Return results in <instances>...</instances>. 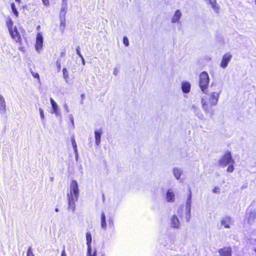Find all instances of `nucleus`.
<instances>
[{
    "mask_svg": "<svg viewBox=\"0 0 256 256\" xmlns=\"http://www.w3.org/2000/svg\"><path fill=\"white\" fill-rule=\"evenodd\" d=\"M80 195V190L77 182L72 180L70 184V190L67 194L68 200V208L72 212L75 210V203L78 200Z\"/></svg>",
    "mask_w": 256,
    "mask_h": 256,
    "instance_id": "f257e3e1",
    "label": "nucleus"
},
{
    "mask_svg": "<svg viewBox=\"0 0 256 256\" xmlns=\"http://www.w3.org/2000/svg\"><path fill=\"white\" fill-rule=\"evenodd\" d=\"M222 88H220L208 94V102L204 98L202 99V108L206 112H207L209 111L210 106H216L217 104L222 92Z\"/></svg>",
    "mask_w": 256,
    "mask_h": 256,
    "instance_id": "f03ea898",
    "label": "nucleus"
},
{
    "mask_svg": "<svg viewBox=\"0 0 256 256\" xmlns=\"http://www.w3.org/2000/svg\"><path fill=\"white\" fill-rule=\"evenodd\" d=\"M210 78L206 72H202L200 75L199 86L203 93L206 94Z\"/></svg>",
    "mask_w": 256,
    "mask_h": 256,
    "instance_id": "7ed1b4c3",
    "label": "nucleus"
},
{
    "mask_svg": "<svg viewBox=\"0 0 256 256\" xmlns=\"http://www.w3.org/2000/svg\"><path fill=\"white\" fill-rule=\"evenodd\" d=\"M219 165L222 168H224L228 164L234 163L232 156L229 151H226L224 154L222 156L219 160Z\"/></svg>",
    "mask_w": 256,
    "mask_h": 256,
    "instance_id": "20e7f679",
    "label": "nucleus"
},
{
    "mask_svg": "<svg viewBox=\"0 0 256 256\" xmlns=\"http://www.w3.org/2000/svg\"><path fill=\"white\" fill-rule=\"evenodd\" d=\"M191 204H192V192L190 190V193L186 202L185 204V214L187 221H189L190 218V212H191Z\"/></svg>",
    "mask_w": 256,
    "mask_h": 256,
    "instance_id": "39448f33",
    "label": "nucleus"
},
{
    "mask_svg": "<svg viewBox=\"0 0 256 256\" xmlns=\"http://www.w3.org/2000/svg\"><path fill=\"white\" fill-rule=\"evenodd\" d=\"M220 224L224 228H230L234 224V221L230 216H225L221 218Z\"/></svg>",
    "mask_w": 256,
    "mask_h": 256,
    "instance_id": "423d86ee",
    "label": "nucleus"
},
{
    "mask_svg": "<svg viewBox=\"0 0 256 256\" xmlns=\"http://www.w3.org/2000/svg\"><path fill=\"white\" fill-rule=\"evenodd\" d=\"M44 38L41 33L38 32L36 35V43L35 45L36 50L38 52H40L43 47Z\"/></svg>",
    "mask_w": 256,
    "mask_h": 256,
    "instance_id": "0eeeda50",
    "label": "nucleus"
},
{
    "mask_svg": "<svg viewBox=\"0 0 256 256\" xmlns=\"http://www.w3.org/2000/svg\"><path fill=\"white\" fill-rule=\"evenodd\" d=\"M170 226L174 229H180V222L178 216L172 215L170 218Z\"/></svg>",
    "mask_w": 256,
    "mask_h": 256,
    "instance_id": "6e6552de",
    "label": "nucleus"
},
{
    "mask_svg": "<svg viewBox=\"0 0 256 256\" xmlns=\"http://www.w3.org/2000/svg\"><path fill=\"white\" fill-rule=\"evenodd\" d=\"M9 32L12 38L16 42H20L22 40L21 36L16 26H14L12 30H9Z\"/></svg>",
    "mask_w": 256,
    "mask_h": 256,
    "instance_id": "1a4fd4ad",
    "label": "nucleus"
},
{
    "mask_svg": "<svg viewBox=\"0 0 256 256\" xmlns=\"http://www.w3.org/2000/svg\"><path fill=\"white\" fill-rule=\"evenodd\" d=\"M232 58V55L230 52L225 54L222 58V62L220 64L221 68H226L229 62L230 61Z\"/></svg>",
    "mask_w": 256,
    "mask_h": 256,
    "instance_id": "9d476101",
    "label": "nucleus"
},
{
    "mask_svg": "<svg viewBox=\"0 0 256 256\" xmlns=\"http://www.w3.org/2000/svg\"><path fill=\"white\" fill-rule=\"evenodd\" d=\"M50 102L52 107V114H54L56 116L62 117V114L59 110L58 105L56 102L52 98H50Z\"/></svg>",
    "mask_w": 256,
    "mask_h": 256,
    "instance_id": "9b49d317",
    "label": "nucleus"
},
{
    "mask_svg": "<svg viewBox=\"0 0 256 256\" xmlns=\"http://www.w3.org/2000/svg\"><path fill=\"white\" fill-rule=\"evenodd\" d=\"M166 202H174L175 201V194L173 190L170 188L168 190L166 193Z\"/></svg>",
    "mask_w": 256,
    "mask_h": 256,
    "instance_id": "f8f14e48",
    "label": "nucleus"
},
{
    "mask_svg": "<svg viewBox=\"0 0 256 256\" xmlns=\"http://www.w3.org/2000/svg\"><path fill=\"white\" fill-rule=\"evenodd\" d=\"M68 10V4L66 0H62V3L60 10L59 18H66V14Z\"/></svg>",
    "mask_w": 256,
    "mask_h": 256,
    "instance_id": "ddd939ff",
    "label": "nucleus"
},
{
    "mask_svg": "<svg viewBox=\"0 0 256 256\" xmlns=\"http://www.w3.org/2000/svg\"><path fill=\"white\" fill-rule=\"evenodd\" d=\"M220 256H232V249L230 247H224L219 250Z\"/></svg>",
    "mask_w": 256,
    "mask_h": 256,
    "instance_id": "4468645a",
    "label": "nucleus"
},
{
    "mask_svg": "<svg viewBox=\"0 0 256 256\" xmlns=\"http://www.w3.org/2000/svg\"><path fill=\"white\" fill-rule=\"evenodd\" d=\"M181 86L182 90L184 93L188 94L190 92L191 88V84L188 82H182Z\"/></svg>",
    "mask_w": 256,
    "mask_h": 256,
    "instance_id": "2eb2a0df",
    "label": "nucleus"
},
{
    "mask_svg": "<svg viewBox=\"0 0 256 256\" xmlns=\"http://www.w3.org/2000/svg\"><path fill=\"white\" fill-rule=\"evenodd\" d=\"M6 110V101L4 97L0 94V114H4Z\"/></svg>",
    "mask_w": 256,
    "mask_h": 256,
    "instance_id": "dca6fc26",
    "label": "nucleus"
},
{
    "mask_svg": "<svg viewBox=\"0 0 256 256\" xmlns=\"http://www.w3.org/2000/svg\"><path fill=\"white\" fill-rule=\"evenodd\" d=\"M182 16L181 12L179 10H176L171 18V22L172 23L178 22Z\"/></svg>",
    "mask_w": 256,
    "mask_h": 256,
    "instance_id": "f3484780",
    "label": "nucleus"
},
{
    "mask_svg": "<svg viewBox=\"0 0 256 256\" xmlns=\"http://www.w3.org/2000/svg\"><path fill=\"white\" fill-rule=\"evenodd\" d=\"M102 134V130L100 129H98L94 131V138L96 140V144L97 146H99L100 143Z\"/></svg>",
    "mask_w": 256,
    "mask_h": 256,
    "instance_id": "a211bd4d",
    "label": "nucleus"
},
{
    "mask_svg": "<svg viewBox=\"0 0 256 256\" xmlns=\"http://www.w3.org/2000/svg\"><path fill=\"white\" fill-rule=\"evenodd\" d=\"M206 2L211 5L213 10L216 12H218L220 9L219 6L216 2V0H204Z\"/></svg>",
    "mask_w": 256,
    "mask_h": 256,
    "instance_id": "6ab92c4d",
    "label": "nucleus"
},
{
    "mask_svg": "<svg viewBox=\"0 0 256 256\" xmlns=\"http://www.w3.org/2000/svg\"><path fill=\"white\" fill-rule=\"evenodd\" d=\"M172 172L174 175L176 180H179L183 172L181 168H174L173 169Z\"/></svg>",
    "mask_w": 256,
    "mask_h": 256,
    "instance_id": "aec40b11",
    "label": "nucleus"
},
{
    "mask_svg": "<svg viewBox=\"0 0 256 256\" xmlns=\"http://www.w3.org/2000/svg\"><path fill=\"white\" fill-rule=\"evenodd\" d=\"M86 245L88 248V250H90V246L92 242V237L91 234L90 232H87L86 233Z\"/></svg>",
    "mask_w": 256,
    "mask_h": 256,
    "instance_id": "412c9836",
    "label": "nucleus"
},
{
    "mask_svg": "<svg viewBox=\"0 0 256 256\" xmlns=\"http://www.w3.org/2000/svg\"><path fill=\"white\" fill-rule=\"evenodd\" d=\"M60 29L62 34L64 32L66 27V18H60Z\"/></svg>",
    "mask_w": 256,
    "mask_h": 256,
    "instance_id": "4be33fe9",
    "label": "nucleus"
},
{
    "mask_svg": "<svg viewBox=\"0 0 256 256\" xmlns=\"http://www.w3.org/2000/svg\"><path fill=\"white\" fill-rule=\"evenodd\" d=\"M101 227L104 230H106L107 228L106 216L104 212L101 214Z\"/></svg>",
    "mask_w": 256,
    "mask_h": 256,
    "instance_id": "5701e85b",
    "label": "nucleus"
},
{
    "mask_svg": "<svg viewBox=\"0 0 256 256\" xmlns=\"http://www.w3.org/2000/svg\"><path fill=\"white\" fill-rule=\"evenodd\" d=\"M13 24L14 22L12 19L8 17L6 20V25L8 28V31L12 30V28L14 26H13Z\"/></svg>",
    "mask_w": 256,
    "mask_h": 256,
    "instance_id": "b1692460",
    "label": "nucleus"
},
{
    "mask_svg": "<svg viewBox=\"0 0 256 256\" xmlns=\"http://www.w3.org/2000/svg\"><path fill=\"white\" fill-rule=\"evenodd\" d=\"M63 76L66 82H68L69 79V76L68 74V71L66 68H64L62 70Z\"/></svg>",
    "mask_w": 256,
    "mask_h": 256,
    "instance_id": "393cba45",
    "label": "nucleus"
},
{
    "mask_svg": "<svg viewBox=\"0 0 256 256\" xmlns=\"http://www.w3.org/2000/svg\"><path fill=\"white\" fill-rule=\"evenodd\" d=\"M10 7L14 14L16 16V17H18V12L16 8V6L14 2L11 4Z\"/></svg>",
    "mask_w": 256,
    "mask_h": 256,
    "instance_id": "a878e982",
    "label": "nucleus"
},
{
    "mask_svg": "<svg viewBox=\"0 0 256 256\" xmlns=\"http://www.w3.org/2000/svg\"><path fill=\"white\" fill-rule=\"evenodd\" d=\"M87 256H96V252L95 249L92 250V246H90V250H88V248Z\"/></svg>",
    "mask_w": 256,
    "mask_h": 256,
    "instance_id": "bb28decb",
    "label": "nucleus"
},
{
    "mask_svg": "<svg viewBox=\"0 0 256 256\" xmlns=\"http://www.w3.org/2000/svg\"><path fill=\"white\" fill-rule=\"evenodd\" d=\"M108 226L110 228L114 230V219L112 218H110L108 220Z\"/></svg>",
    "mask_w": 256,
    "mask_h": 256,
    "instance_id": "cd10ccee",
    "label": "nucleus"
},
{
    "mask_svg": "<svg viewBox=\"0 0 256 256\" xmlns=\"http://www.w3.org/2000/svg\"><path fill=\"white\" fill-rule=\"evenodd\" d=\"M38 110L40 112V118L42 120V122L44 123V120L45 117H44V110L42 108H40L38 109Z\"/></svg>",
    "mask_w": 256,
    "mask_h": 256,
    "instance_id": "c85d7f7f",
    "label": "nucleus"
},
{
    "mask_svg": "<svg viewBox=\"0 0 256 256\" xmlns=\"http://www.w3.org/2000/svg\"><path fill=\"white\" fill-rule=\"evenodd\" d=\"M229 164V166H228V168L226 169V171L228 172H232L234 170V164Z\"/></svg>",
    "mask_w": 256,
    "mask_h": 256,
    "instance_id": "c756f323",
    "label": "nucleus"
},
{
    "mask_svg": "<svg viewBox=\"0 0 256 256\" xmlns=\"http://www.w3.org/2000/svg\"><path fill=\"white\" fill-rule=\"evenodd\" d=\"M123 43L126 46H129V41L128 39L126 36H124L123 38Z\"/></svg>",
    "mask_w": 256,
    "mask_h": 256,
    "instance_id": "7c9ffc66",
    "label": "nucleus"
},
{
    "mask_svg": "<svg viewBox=\"0 0 256 256\" xmlns=\"http://www.w3.org/2000/svg\"><path fill=\"white\" fill-rule=\"evenodd\" d=\"M183 210H183L182 208H179L178 210H177V214L178 215V216L179 217H182V216Z\"/></svg>",
    "mask_w": 256,
    "mask_h": 256,
    "instance_id": "2f4dec72",
    "label": "nucleus"
},
{
    "mask_svg": "<svg viewBox=\"0 0 256 256\" xmlns=\"http://www.w3.org/2000/svg\"><path fill=\"white\" fill-rule=\"evenodd\" d=\"M71 142H72V148L77 146V144H76V142L75 140L74 136H72L71 138Z\"/></svg>",
    "mask_w": 256,
    "mask_h": 256,
    "instance_id": "473e14b6",
    "label": "nucleus"
},
{
    "mask_svg": "<svg viewBox=\"0 0 256 256\" xmlns=\"http://www.w3.org/2000/svg\"><path fill=\"white\" fill-rule=\"evenodd\" d=\"M26 256H34L33 254L31 248H29L27 251Z\"/></svg>",
    "mask_w": 256,
    "mask_h": 256,
    "instance_id": "72a5a7b5",
    "label": "nucleus"
},
{
    "mask_svg": "<svg viewBox=\"0 0 256 256\" xmlns=\"http://www.w3.org/2000/svg\"><path fill=\"white\" fill-rule=\"evenodd\" d=\"M212 192L215 194H219L220 192V188L218 186H215L212 190Z\"/></svg>",
    "mask_w": 256,
    "mask_h": 256,
    "instance_id": "f704fd0d",
    "label": "nucleus"
},
{
    "mask_svg": "<svg viewBox=\"0 0 256 256\" xmlns=\"http://www.w3.org/2000/svg\"><path fill=\"white\" fill-rule=\"evenodd\" d=\"M120 72L119 68L118 67H115L114 69L113 74L114 76H117Z\"/></svg>",
    "mask_w": 256,
    "mask_h": 256,
    "instance_id": "c9c22d12",
    "label": "nucleus"
},
{
    "mask_svg": "<svg viewBox=\"0 0 256 256\" xmlns=\"http://www.w3.org/2000/svg\"><path fill=\"white\" fill-rule=\"evenodd\" d=\"M76 54L80 57V58H82V55L81 54H80V46H78L76 48Z\"/></svg>",
    "mask_w": 256,
    "mask_h": 256,
    "instance_id": "e433bc0d",
    "label": "nucleus"
},
{
    "mask_svg": "<svg viewBox=\"0 0 256 256\" xmlns=\"http://www.w3.org/2000/svg\"><path fill=\"white\" fill-rule=\"evenodd\" d=\"M63 108H64V109L66 111V112L67 113H68L69 112V109H68V104H66V103H64V104H63Z\"/></svg>",
    "mask_w": 256,
    "mask_h": 256,
    "instance_id": "4c0bfd02",
    "label": "nucleus"
},
{
    "mask_svg": "<svg viewBox=\"0 0 256 256\" xmlns=\"http://www.w3.org/2000/svg\"><path fill=\"white\" fill-rule=\"evenodd\" d=\"M42 0V2L43 4L45 6H49L50 3H49V0Z\"/></svg>",
    "mask_w": 256,
    "mask_h": 256,
    "instance_id": "58836bf2",
    "label": "nucleus"
},
{
    "mask_svg": "<svg viewBox=\"0 0 256 256\" xmlns=\"http://www.w3.org/2000/svg\"><path fill=\"white\" fill-rule=\"evenodd\" d=\"M68 118L70 119V120L72 123V124H74V118H73L72 115V114H70L68 116Z\"/></svg>",
    "mask_w": 256,
    "mask_h": 256,
    "instance_id": "ea45409f",
    "label": "nucleus"
},
{
    "mask_svg": "<svg viewBox=\"0 0 256 256\" xmlns=\"http://www.w3.org/2000/svg\"><path fill=\"white\" fill-rule=\"evenodd\" d=\"M32 76H33L35 78H39V74H38V73H33V74H32Z\"/></svg>",
    "mask_w": 256,
    "mask_h": 256,
    "instance_id": "a19ab883",
    "label": "nucleus"
},
{
    "mask_svg": "<svg viewBox=\"0 0 256 256\" xmlns=\"http://www.w3.org/2000/svg\"><path fill=\"white\" fill-rule=\"evenodd\" d=\"M73 149H74V154L78 153V150L77 146L74 147Z\"/></svg>",
    "mask_w": 256,
    "mask_h": 256,
    "instance_id": "79ce46f5",
    "label": "nucleus"
},
{
    "mask_svg": "<svg viewBox=\"0 0 256 256\" xmlns=\"http://www.w3.org/2000/svg\"><path fill=\"white\" fill-rule=\"evenodd\" d=\"M61 256H66V254L64 250L62 251V254H61Z\"/></svg>",
    "mask_w": 256,
    "mask_h": 256,
    "instance_id": "37998d69",
    "label": "nucleus"
},
{
    "mask_svg": "<svg viewBox=\"0 0 256 256\" xmlns=\"http://www.w3.org/2000/svg\"><path fill=\"white\" fill-rule=\"evenodd\" d=\"M75 158H76V161H78V154L77 153V154H75Z\"/></svg>",
    "mask_w": 256,
    "mask_h": 256,
    "instance_id": "c03bdc74",
    "label": "nucleus"
},
{
    "mask_svg": "<svg viewBox=\"0 0 256 256\" xmlns=\"http://www.w3.org/2000/svg\"><path fill=\"white\" fill-rule=\"evenodd\" d=\"M192 109H193V110H194L196 112L197 111H198V110H197V108H196V106H192Z\"/></svg>",
    "mask_w": 256,
    "mask_h": 256,
    "instance_id": "a18cd8bd",
    "label": "nucleus"
},
{
    "mask_svg": "<svg viewBox=\"0 0 256 256\" xmlns=\"http://www.w3.org/2000/svg\"><path fill=\"white\" fill-rule=\"evenodd\" d=\"M81 59H82V64L83 65H84L85 64V60L83 58V56H82V58H80Z\"/></svg>",
    "mask_w": 256,
    "mask_h": 256,
    "instance_id": "49530a36",
    "label": "nucleus"
},
{
    "mask_svg": "<svg viewBox=\"0 0 256 256\" xmlns=\"http://www.w3.org/2000/svg\"><path fill=\"white\" fill-rule=\"evenodd\" d=\"M15 1L18 4H20L21 2V0H15Z\"/></svg>",
    "mask_w": 256,
    "mask_h": 256,
    "instance_id": "de8ad7c7",
    "label": "nucleus"
},
{
    "mask_svg": "<svg viewBox=\"0 0 256 256\" xmlns=\"http://www.w3.org/2000/svg\"><path fill=\"white\" fill-rule=\"evenodd\" d=\"M55 211H56V212H58L59 211L58 208H55Z\"/></svg>",
    "mask_w": 256,
    "mask_h": 256,
    "instance_id": "09e8293b",
    "label": "nucleus"
},
{
    "mask_svg": "<svg viewBox=\"0 0 256 256\" xmlns=\"http://www.w3.org/2000/svg\"><path fill=\"white\" fill-rule=\"evenodd\" d=\"M60 64H59L58 66V68H60Z\"/></svg>",
    "mask_w": 256,
    "mask_h": 256,
    "instance_id": "8fccbe9b",
    "label": "nucleus"
},
{
    "mask_svg": "<svg viewBox=\"0 0 256 256\" xmlns=\"http://www.w3.org/2000/svg\"><path fill=\"white\" fill-rule=\"evenodd\" d=\"M255 104H256V103Z\"/></svg>",
    "mask_w": 256,
    "mask_h": 256,
    "instance_id": "3c124183",
    "label": "nucleus"
},
{
    "mask_svg": "<svg viewBox=\"0 0 256 256\" xmlns=\"http://www.w3.org/2000/svg\"><path fill=\"white\" fill-rule=\"evenodd\" d=\"M255 2H256V1H255Z\"/></svg>",
    "mask_w": 256,
    "mask_h": 256,
    "instance_id": "603ef678",
    "label": "nucleus"
}]
</instances>
